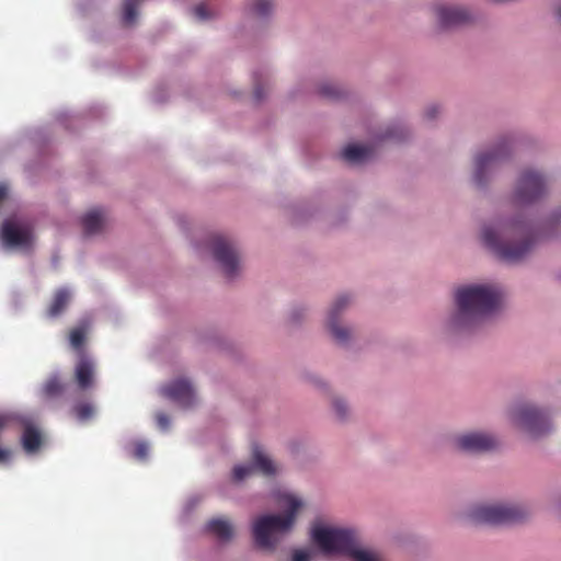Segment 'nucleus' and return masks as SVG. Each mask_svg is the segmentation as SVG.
I'll use <instances>...</instances> for the list:
<instances>
[{
  "label": "nucleus",
  "mask_w": 561,
  "mask_h": 561,
  "mask_svg": "<svg viewBox=\"0 0 561 561\" xmlns=\"http://www.w3.org/2000/svg\"><path fill=\"white\" fill-rule=\"evenodd\" d=\"M481 237L490 250L507 262L524 259L535 243L528 226L519 221L505 222L496 227L485 226Z\"/></svg>",
  "instance_id": "1"
},
{
  "label": "nucleus",
  "mask_w": 561,
  "mask_h": 561,
  "mask_svg": "<svg viewBox=\"0 0 561 561\" xmlns=\"http://www.w3.org/2000/svg\"><path fill=\"white\" fill-rule=\"evenodd\" d=\"M278 504L286 508V514L282 515H264L255 519L252 527L253 539L255 545L264 550H273L279 536L288 533L296 519L297 511L302 503L290 494H280Z\"/></svg>",
  "instance_id": "2"
},
{
  "label": "nucleus",
  "mask_w": 561,
  "mask_h": 561,
  "mask_svg": "<svg viewBox=\"0 0 561 561\" xmlns=\"http://www.w3.org/2000/svg\"><path fill=\"white\" fill-rule=\"evenodd\" d=\"M455 298L458 308L455 323L460 327L494 311L502 295L493 286L476 285L458 288Z\"/></svg>",
  "instance_id": "3"
},
{
  "label": "nucleus",
  "mask_w": 561,
  "mask_h": 561,
  "mask_svg": "<svg viewBox=\"0 0 561 561\" xmlns=\"http://www.w3.org/2000/svg\"><path fill=\"white\" fill-rule=\"evenodd\" d=\"M311 538L325 553H342L354 561H379L374 553L359 549L358 537L352 529L314 526Z\"/></svg>",
  "instance_id": "4"
},
{
  "label": "nucleus",
  "mask_w": 561,
  "mask_h": 561,
  "mask_svg": "<svg viewBox=\"0 0 561 561\" xmlns=\"http://www.w3.org/2000/svg\"><path fill=\"white\" fill-rule=\"evenodd\" d=\"M527 511L518 505L482 504L474 506L469 518L474 524L510 525L524 520Z\"/></svg>",
  "instance_id": "5"
},
{
  "label": "nucleus",
  "mask_w": 561,
  "mask_h": 561,
  "mask_svg": "<svg viewBox=\"0 0 561 561\" xmlns=\"http://www.w3.org/2000/svg\"><path fill=\"white\" fill-rule=\"evenodd\" d=\"M513 421L520 430L534 438L541 437L551 431L548 413L531 404H522L513 411Z\"/></svg>",
  "instance_id": "6"
},
{
  "label": "nucleus",
  "mask_w": 561,
  "mask_h": 561,
  "mask_svg": "<svg viewBox=\"0 0 561 561\" xmlns=\"http://www.w3.org/2000/svg\"><path fill=\"white\" fill-rule=\"evenodd\" d=\"M547 184L543 176L533 170H525L515 188V199L520 205L538 201L546 193Z\"/></svg>",
  "instance_id": "7"
},
{
  "label": "nucleus",
  "mask_w": 561,
  "mask_h": 561,
  "mask_svg": "<svg viewBox=\"0 0 561 561\" xmlns=\"http://www.w3.org/2000/svg\"><path fill=\"white\" fill-rule=\"evenodd\" d=\"M213 254L220 264L225 275L233 278L240 271V256L234 244L224 236L213 238Z\"/></svg>",
  "instance_id": "8"
},
{
  "label": "nucleus",
  "mask_w": 561,
  "mask_h": 561,
  "mask_svg": "<svg viewBox=\"0 0 561 561\" xmlns=\"http://www.w3.org/2000/svg\"><path fill=\"white\" fill-rule=\"evenodd\" d=\"M252 465L249 466H236L233 468V480L239 482L251 476L254 470L262 472L264 476H273L276 472V468L273 461L263 453V450L255 446L252 450Z\"/></svg>",
  "instance_id": "9"
},
{
  "label": "nucleus",
  "mask_w": 561,
  "mask_h": 561,
  "mask_svg": "<svg viewBox=\"0 0 561 561\" xmlns=\"http://www.w3.org/2000/svg\"><path fill=\"white\" fill-rule=\"evenodd\" d=\"M96 364L94 358L88 353H82L77 357L73 368V380L82 391L93 388L95 383Z\"/></svg>",
  "instance_id": "10"
},
{
  "label": "nucleus",
  "mask_w": 561,
  "mask_h": 561,
  "mask_svg": "<svg viewBox=\"0 0 561 561\" xmlns=\"http://www.w3.org/2000/svg\"><path fill=\"white\" fill-rule=\"evenodd\" d=\"M456 442L458 448L470 453L489 451L497 446V440L493 436L483 433L465 434L459 436Z\"/></svg>",
  "instance_id": "11"
},
{
  "label": "nucleus",
  "mask_w": 561,
  "mask_h": 561,
  "mask_svg": "<svg viewBox=\"0 0 561 561\" xmlns=\"http://www.w3.org/2000/svg\"><path fill=\"white\" fill-rule=\"evenodd\" d=\"M164 397L176 402L181 407L188 408L194 403V390L185 379H178L162 388Z\"/></svg>",
  "instance_id": "12"
},
{
  "label": "nucleus",
  "mask_w": 561,
  "mask_h": 561,
  "mask_svg": "<svg viewBox=\"0 0 561 561\" xmlns=\"http://www.w3.org/2000/svg\"><path fill=\"white\" fill-rule=\"evenodd\" d=\"M507 153L506 142L500 144L496 149L490 152L480 153L476 158L474 182L477 185L485 183V172Z\"/></svg>",
  "instance_id": "13"
},
{
  "label": "nucleus",
  "mask_w": 561,
  "mask_h": 561,
  "mask_svg": "<svg viewBox=\"0 0 561 561\" xmlns=\"http://www.w3.org/2000/svg\"><path fill=\"white\" fill-rule=\"evenodd\" d=\"M348 296L343 295L337 297L336 300L333 302L332 307L330 308L328 316V327L334 339L341 344L346 343L348 341L350 331L345 328L339 327L337 319L340 313L348 306Z\"/></svg>",
  "instance_id": "14"
},
{
  "label": "nucleus",
  "mask_w": 561,
  "mask_h": 561,
  "mask_svg": "<svg viewBox=\"0 0 561 561\" xmlns=\"http://www.w3.org/2000/svg\"><path fill=\"white\" fill-rule=\"evenodd\" d=\"M1 239L8 247H24L32 241V232L28 227H19L11 220H5L1 227Z\"/></svg>",
  "instance_id": "15"
},
{
  "label": "nucleus",
  "mask_w": 561,
  "mask_h": 561,
  "mask_svg": "<svg viewBox=\"0 0 561 561\" xmlns=\"http://www.w3.org/2000/svg\"><path fill=\"white\" fill-rule=\"evenodd\" d=\"M436 15L442 27L448 28L470 21V13L466 8L457 5H437Z\"/></svg>",
  "instance_id": "16"
},
{
  "label": "nucleus",
  "mask_w": 561,
  "mask_h": 561,
  "mask_svg": "<svg viewBox=\"0 0 561 561\" xmlns=\"http://www.w3.org/2000/svg\"><path fill=\"white\" fill-rule=\"evenodd\" d=\"M342 157L351 163H360L373 157V148L370 146L348 145L342 151Z\"/></svg>",
  "instance_id": "17"
},
{
  "label": "nucleus",
  "mask_w": 561,
  "mask_h": 561,
  "mask_svg": "<svg viewBox=\"0 0 561 561\" xmlns=\"http://www.w3.org/2000/svg\"><path fill=\"white\" fill-rule=\"evenodd\" d=\"M104 220V214L101 209H93L87 213L81 219L84 233L90 236L100 232Z\"/></svg>",
  "instance_id": "18"
},
{
  "label": "nucleus",
  "mask_w": 561,
  "mask_h": 561,
  "mask_svg": "<svg viewBox=\"0 0 561 561\" xmlns=\"http://www.w3.org/2000/svg\"><path fill=\"white\" fill-rule=\"evenodd\" d=\"M206 529L221 541L230 540L233 536V529L230 522L224 518L209 520Z\"/></svg>",
  "instance_id": "19"
},
{
  "label": "nucleus",
  "mask_w": 561,
  "mask_h": 561,
  "mask_svg": "<svg viewBox=\"0 0 561 561\" xmlns=\"http://www.w3.org/2000/svg\"><path fill=\"white\" fill-rule=\"evenodd\" d=\"M22 445L26 453H35L42 445V435L33 425H26L22 435Z\"/></svg>",
  "instance_id": "20"
},
{
  "label": "nucleus",
  "mask_w": 561,
  "mask_h": 561,
  "mask_svg": "<svg viewBox=\"0 0 561 561\" xmlns=\"http://www.w3.org/2000/svg\"><path fill=\"white\" fill-rule=\"evenodd\" d=\"M65 390L66 385L57 374L49 376L42 386V393L48 399L60 397Z\"/></svg>",
  "instance_id": "21"
},
{
  "label": "nucleus",
  "mask_w": 561,
  "mask_h": 561,
  "mask_svg": "<svg viewBox=\"0 0 561 561\" xmlns=\"http://www.w3.org/2000/svg\"><path fill=\"white\" fill-rule=\"evenodd\" d=\"M70 300V293L65 289H58L48 307L47 313L51 318L58 317L67 307Z\"/></svg>",
  "instance_id": "22"
},
{
  "label": "nucleus",
  "mask_w": 561,
  "mask_h": 561,
  "mask_svg": "<svg viewBox=\"0 0 561 561\" xmlns=\"http://www.w3.org/2000/svg\"><path fill=\"white\" fill-rule=\"evenodd\" d=\"M87 331L84 327H77L69 332V343L71 348L77 353V357L82 353H87L84 350Z\"/></svg>",
  "instance_id": "23"
},
{
  "label": "nucleus",
  "mask_w": 561,
  "mask_h": 561,
  "mask_svg": "<svg viewBox=\"0 0 561 561\" xmlns=\"http://www.w3.org/2000/svg\"><path fill=\"white\" fill-rule=\"evenodd\" d=\"M141 0H124L122 20L126 26H130L137 19V7Z\"/></svg>",
  "instance_id": "24"
},
{
  "label": "nucleus",
  "mask_w": 561,
  "mask_h": 561,
  "mask_svg": "<svg viewBox=\"0 0 561 561\" xmlns=\"http://www.w3.org/2000/svg\"><path fill=\"white\" fill-rule=\"evenodd\" d=\"M72 411L79 421H87V420L91 419L94 414L93 405L88 402H81V403L76 404L72 408Z\"/></svg>",
  "instance_id": "25"
},
{
  "label": "nucleus",
  "mask_w": 561,
  "mask_h": 561,
  "mask_svg": "<svg viewBox=\"0 0 561 561\" xmlns=\"http://www.w3.org/2000/svg\"><path fill=\"white\" fill-rule=\"evenodd\" d=\"M149 447L145 442H134L131 444L130 455L137 460H146L148 457Z\"/></svg>",
  "instance_id": "26"
},
{
  "label": "nucleus",
  "mask_w": 561,
  "mask_h": 561,
  "mask_svg": "<svg viewBox=\"0 0 561 561\" xmlns=\"http://www.w3.org/2000/svg\"><path fill=\"white\" fill-rule=\"evenodd\" d=\"M273 5L268 0H255L252 5V13L256 16H266L272 11Z\"/></svg>",
  "instance_id": "27"
},
{
  "label": "nucleus",
  "mask_w": 561,
  "mask_h": 561,
  "mask_svg": "<svg viewBox=\"0 0 561 561\" xmlns=\"http://www.w3.org/2000/svg\"><path fill=\"white\" fill-rule=\"evenodd\" d=\"M383 137L389 139L402 140L404 138L403 129L399 126H393L387 130Z\"/></svg>",
  "instance_id": "28"
},
{
  "label": "nucleus",
  "mask_w": 561,
  "mask_h": 561,
  "mask_svg": "<svg viewBox=\"0 0 561 561\" xmlns=\"http://www.w3.org/2000/svg\"><path fill=\"white\" fill-rule=\"evenodd\" d=\"M333 407H334V410H335L337 416L340 419H344V416L346 415L347 408H346V404L343 402V400L335 399L333 401Z\"/></svg>",
  "instance_id": "29"
},
{
  "label": "nucleus",
  "mask_w": 561,
  "mask_h": 561,
  "mask_svg": "<svg viewBox=\"0 0 561 561\" xmlns=\"http://www.w3.org/2000/svg\"><path fill=\"white\" fill-rule=\"evenodd\" d=\"M311 553L307 550H295L293 553V561H309Z\"/></svg>",
  "instance_id": "30"
},
{
  "label": "nucleus",
  "mask_w": 561,
  "mask_h": 561,
  "mask_svg": "<svg viewBox=\"0 0 561 561\" xmlns=\"http://www.w3.org/2000/svg\"><path fill=\"white\" fill-rule=\"evenodd\" d=\"M194 14L199 20H206L209 16L208 10L205 4H198L194 8Z\"/></svg>",
  "instance_id": "31"
},
{
  "label": "nucleus",
  "mask_w": 561,
  "mask_h": 561,
  "mask_svg": "<svg viewBox=\"0 0 561 561\" xmlns=\"http://www.w3.org/2000/svg\"><path fill=\"white\" fill-rule=\"evenodd\" d=\"M320 93L328 98H337L339 96V92H337L336 88H334L333 85H328V84L321 87Z\"/></svg>",
  "instance_id": "32"
},
{
  "label": "nucleus",
  "mask_w": 561,
  "mask_h": 561,
  "mask_svg": "<svg viewBox=\"0 0 561 561\" xmlns=\"http://www.w3.org/2000/svg\"><path fill=\"white\" fill-rule=\"evenodd\" d=\"M156 420H157V424L160 428L167 430L169 427L170 419L165 413H162V412L158 413L156 416Z\"/></svg>",
  "instance_id": "33"
},
{
  "label": "nucleus",
  "mask_w": 561,
  "mask_h": 561,
  "mask_svg": "<svg viewBox=\"0 0 561 561\" xmlns=\"http://www.w3.org/2000/svg\"><path fill=\"white\" fill-rule=\"evenodd\" d=\"M438 113V107L437 106H430L426 111H425V117L427 119H433L436 114Z\"/></svg>",
  "instance_id": "34"
},
{
  "label": "nucleus",
  "mask_w": 561,
  "mask_h": 561,
  "mask_svg": "<svg viewBox=\"0 0 561 561\" xmlns=\"http://www.w3.org/2000/svg\"><path fill=\"white\" fill-rule=\"evenodd\" d=\"M8 195V188L5 185H0V204L5 199Z\"/></svg>",
  "instance_id": "35"
},
{
  "label": "nucleus",
  "mask_w": 561,
  "mask_h": 561,
  "mask_svg": "<svg viewBox=\"0 0 561 561\" xmlns=\"http://www.w3.org/2000/svg\"><path fill=\"white\" fill-rule=\"evenodd\" d=\"M254 96H255V99L257 101L263 99V92H262V88L260 85L255 87V89H254Z\"/></svg>",
  "instance_id": "36"
},
{
  "label": "nucleus",
  "mask_w": 561,
  "mask_h": 561,
  "mask_svg": "<svg viewBox=\"0 0 561 561\" xmlns=\"http://www.w3.org/2000/svg\"><path fill=\"white\" fill-rule=\"evenodd\" d=\"M558 15L561 18V7L558 9Z\"/></svg>",
  "instance_id": "37"
}]
</instances>
